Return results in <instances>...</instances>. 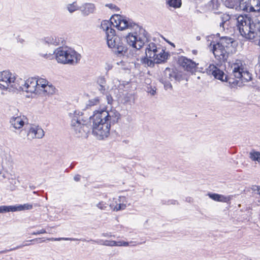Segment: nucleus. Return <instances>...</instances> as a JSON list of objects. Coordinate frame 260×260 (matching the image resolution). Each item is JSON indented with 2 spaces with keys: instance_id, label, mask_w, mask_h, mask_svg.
Returning a JSON list of instances; mask_svg holds the SVG:
<instances>
[{
  "instance_id": "obj_51",
  "label": "nucleus",
  "mask_w": 260,
  "mask_h": 260,
  "mask_svg": "<svg viewBox=\"0 0 260 260\" xmlns=\"http://www.w3.org/2000/svg\"><path fill=\"white\" fill-rule=\"evenodd\" d=\"M256 187L257 193L258 194L260 195V186H258L257 187Z\"/></svg>"
},
{
  "instance_id": "obj_54",
  "label": "nucleus",
  "mask_w": 260,
  "mask_h": 260,
  "mask_svg": "<svg viewBox=\"0 0 260 260\" xmlns=\"http://www.w3.org/2000/svg\"><path fill=\"white\" fill-rule=\"evenodd\" d=\"M192 53L193 54H197V51L196 50H192Z\"/></svg>"
},
{
  "instance_id": "obj_2",
  "label": "nucleus",
  "mask_w": 260,
  "mask_h": 260,
  "mask_svg": "<svg viewBox=\"0 0 260 260\" xmlns=\"http://www.w3.org/2000/svg\"><path fill=\"white\" fill-rule=\"evenodd\" d=\"M236 19L237 26L241 36L250 40H258L260 47V21L247 15H239Z\"/></svg>"
},
{
  "instance_id": "obj_14",
  "label": "nucleus",
  "mask_w": 260,
  "mask_h": 260,
  "mask_svg": "<svg viewBox=\"0 0 260 260\" xmlns=\"http://www.w3.org/2000/svg\"><path fill=\"white\" fill-rule=\"evenodd\" d=\"M207 73L213 75L215 78L222 81H228V77L224 72L214 64H210L207 69Z\"/></svg>"
},
{
  "instance_id": "obj_10",
  "label": "nucleus",
  "mask_w": 260,
  "mask_h": 260,
  "mask_svg": "<svg viewBox=\"0 0 260 260\" xmlns=\"http://www.w3.org/2000/svg\"><path fill=\"white\" fill-rule=\"evenodd\" d=\"M26 130H21L20 135L21 137H24L27 132V139L31 141L34 139H41L44 136L43 129L38 125H32L26 128Z\"/></svg>"
},
{
  "instance_id": "obj_53",
  "label": "nucleus",
  "mask_w": 260,
  "mask_h": 260,
  "mask_svg": "<svg viewBox=\"0 0 260 260\" xmlns=\"http://www.w3.org/2000/svg\"><path fill=\"white\" fill-rule=\"evenodd\" d=\"M257 186H256V185L253 186L251 188L252 190L253 191H256V187H257Z\"/></svg>"
},
{
  "instance_id": "obj_5",
  "label": "nucleus",
  "mask_w": 260,
  "mask_h": 260,
  "mask_svg": "<svg viewBox=\"0 0 260 260\" xmlns=\"http://www.w3.org/2000/svg\"><path fill=\"white\" fill-rule=\"evenodd\" d=\"M139 34L137 32L129 33L126 37L127 44L133 47L140 49L148 41L147 32L143 28H139Z\"/></svg>"
},
{
  "instance_id": "obj_22",
  "label": "nucleus",
  "mask_w": 260,
  "mask_h": 260,
  "mask_svg": "<svg viewBox=\"0 0 260 260\" xmlns=\"http://www.w3.org/2000/svg\"><path fill=\"white\" fill-rule=\"evenodd\" d=\"M99 85L98 89L101 93L104 94L107 88L106 85V80L104 77L100 76L98 77L96 81Z\"/></svg>"
},
{
  "instance_id": "obj_61",
  "label": "nucleus",
  "mask_w": 260,
  "mask_h": 260,
  "mask_svg": "<svg viewBox=\"0 0 260 260\" xmlns=\"http://www.w3.org/2000/svg\"><path fill=\"white\" fill-rule=\"evenodd\" d=\"M197 39L199 40V39H200V38H199V37H197Z\"/></svg>"
},
{
  "instance_id": "obj_60",
  "label": "nucleus",
  "mask_w": 260,
  "mask_h": 260,
  "mask_svg": "<svg viewBox=\"0 0 260 260\" xmlns=\"http://www.w3.org/2000/svg\"><path fill=\"white\" fill-rule=\"evenodd\" d=\"M47 55V54H45V55H44V57H46Z\"/></svg>"
},
{
  "instance_id": "obj_59",
  "label": "nucleus",
  "mask_w": 260,
  "mask_h": 260,
  "mask_svg": "<svg viewBox=\"0 0 260 260\" xmlns=\"http://www.w3.org/2000/svg\"><path fill=\"white\" fill-rule=\"evenodd\" d=\"M188 201H189V202H190V201H191V198H190L188 199Z\"/></svg>"
},
{
  "instance_id": "obj_40",
  "label": "nucleus",
  "mask_w": 260,
  "mask_h": 260,
  "mask_svg": "<svg viewBox=\"0 0 260 260\" xmlns=\"http://www.w3.org/2000/svg\"><path fill=\"white\" fill-rule=\"evenodd\" d=\"M108 204L102 201L96 204V207L101 210H106L107 208Z\"/></svg>"
},
{
  "instance_id": "obj_36",
  "label": "nucleus",
  "mask_w": 260,
  "mask_h": 260,
  "mask_svg": "<svg viewBox=\"0 0 260 260\" xmlns=\"http://www.w3.org/2000/svg\"><path fill=\"white\" fill-rule=\"evenodd\" d=\"M167 3L170 7L174 8H179L181 6V0H168Z\"/></svg>"
},
{
  "instance_id": "obj_6",
  "label": "nucleus",
  "mask_w": 260,
  "mask_h": 260,
  "mask_svg": "<svg viewBox=\"0 0 260 260\" xmlns=\"http://www.w3.org/2000/svg\"><path fill=\"white\" fill-rule=\"evenodd\" d=\"M20 83L16 80L15 76L8 71H4L0 73V88L3 90H18Z\"/></svg>"
},
{
  "instance_id": "obj_38",
  "label": "nucleus",
  "mask_w": 260,
  "mask_h": 260,
  "mask_svg": "<svg viewBox=\"0 0 260 260\" xmlns=\"http://www.w3.org/2000/svg\"><path fill=\"white\" fill-rule=\"evenodd\" d=\"M47 240L53 241H61V240L77 241L79 240L78 239L72 238H48Z\"/></svg>"
},
{
  "instance_id": "obj_1",
  "label": "nucleus",
  "mask_w": 260,
  "mask_h": 260,
  "mask_svg": "<svg viewBox=\"0 0 260 260\" xmlns=\"http://www.w3.org/2000/svg\"><path fill=\"white\" fill-rule=\"evenodd\" d=\"M120 117L115 110L95 111L90 117L92 122V133L97 139L103 140L110 134L111 124L117 122Z\"/></svg>"
},
{
  "instance_id": "obj_28",
  "label": "nucleus",
  "mask_w": 260,
  "mask_h": 260,
  "mask_svg": "<svg viewBox=\"0 0 260 260\" xmlns=\"http://www.w3.org/2000/svg\"><path fill=\"white\" fill-rule=\"evenodd\" d=\"M161 50L162 51L159 52V53H157V56H158V57H157V60H156V63L164 61L168 58V53L165 52L162 48H161Z\"/></svg>"
},
{
  "instance_id": "obj_32",
  "label": "nucleus",
  "mask_w": 260,
  "mask_h": 260,
  "mask_svg": "<svg viewBox=\"0 0 260 260\" xmlns=\"http://www.w3.org/2000/svg\"><path fill=\"white\" fill-rule=\"evenodd\" d=\"M66 8L70 13H73L79 10V7L77 3L75 2L72 4L67 5Z\"/></svg>"
},
{
  "instance_id": "obj_18",
  "label": "nucleus",
  "mask_w": 260,
  "mask_h": 260,
  "mask_svg": "<svg viewBox=\"0 0 260 260\" xmlns=\"http://www.w3.org/2000/svg\"><path fill=\"white\" fill-rule=\"evenodd\" d=\"M69 116L71 118V125L86 121L83 117V113L79 111L76 110L73 113H70Z\"/></svg>"
},
{
  "instance_id": "obj_50",
  "label": "nucleus",
  "mask_w": 260,
  "mask_h": 260,
  "mask_svg": "<svg viewBox=\"0 0 260 260\" xmlns=\"http://www.w3.org/2000/svg\"><path fill=\"white\" fill-rule=\"evenodd\" d=\"M25 42L24 40L22 38H18V42L20 43V44H23Z\"/></svg>"
},
{
  "instance_id": "obj_3",
  "label": "nucleus",
  "mask_w": 260,
  "mask_h": 260,
  "mask_svg": "<svg viewBox=\"0 0 260 260\" xmlns=\"http://www.w3.org/2000/svg\"><path fill=\"white\" fill-rule=\"evenodd\" d=\"M109 25L110 24L108 21H104L101 24V27L106 34L107 45L117 56H123L127 52V47L118 36L115 35V30Z\"/></svg>"
},
{
  "instance_id": "obj_9",
  "label": "nucleus",
  "mask_w": 260,
  "mask_h": 260,
  "mask_svg": "<svg viewBox=\"0 0 260 260\" xmlns=\"http://www.w3.org/2000/svg\"><path fill=\"white\" fill-rule=\"evenodd\" d=\"M178 79V73L173 69L167 68L161 74L159 81L164 84L166 90L172 89L171 82Z\"/></svg>"
},
{
  "instance_id": "obj_27",
  "label": "nucleus",
  "mask_w": 260,
  "mask_h": 260,
  "mask_svg": "<svg viewBox=\"0 0 260 260\" xmlns=\"http://www.w3.org/2000/svg\"><path fill=\"white\" fill-rule=\"evenodd\" d=\"M100 104V99L99 97H95L93 99L89 100L86 103L85 108L89 109L91 107L98 105Z\"/></svg>"
},
{
  "instance_id": "obj_56",
  "label": "nucleus",
  "mask_w": 260,
  "mask_h": 260,
  "mask_svg": "<svg viewBox=\"0 0 260 260\" xmlns=\"http://www.w3.org/2000/svg\"><path fill=\"white\" fill-rule=\"evenodd\" d=\"M29 245V243L25 244H24V245H22L23 246H22L21 248H22L23 246H28V245Z\"/></svg>"
},
{
  "instance_id": "obj_52",
  "label": "nucleus",
  "mask_w": 260,
  "mask_h": 260,
  "mask_svg": "<svg viewBox=\"0 0 260 260\" xmlns=\"http://www.w3.org/2000/svg\"><path fill=\"white\" fill-rule=\"evenodd\" d=\"M102 236L105 237L111 236V235H109L108 233H103Z\"/></svg>"
},
{
  "instance_id": "obj_41",
  "label": "nucleus",
  "mask_w": 260,
  "mask_h": 260,
  "mask_svg": "<svg viewBox=\"0 0 260 260\" xmlns=\"http://www.w3.org/2000/svg\"><path fill=\"white\" fill-rule=\"evenodd\" d=\"M220 20L223 22H226L230 19V16L226 14H223L220 17Z\"/></svg>"
},
{
  "instance_id": "obj_39",
  "label": "nucleus",
  "mask_w": 260,
  "mask_h": 260,
  "mask_svg": "<svg viewBox=\"0 0 260 260\" xmlns=\"http://www.w3.org/2000/svg\"><path fill=\"white\" fill-rule=\"evenodd\" d=\"M9 182L11 184L13 185V186H10L11 190H14L15 188V186L17 185L18 184V181L16 180L15 179H11L9 180Z\"/></svg>"
},
{
  "instance_id": "obj_37",
  "label": "nucleus",
  "mask_w": 260,
  "mask_h": 260,
  "mask_svg": "<svg viewBox=\"0 0 260 260\" xmlns=\"http://www.w3.org/2000/svg\"><path fill=\"white\" fill-rule=\"evenodd\" d=\"M142 62L148 66H153L154 63H155L154 60H152L151 58H149L146 56L145 57L142 59Z\"/></svg>"
},
{
  "instance_id": "obj_4",
  "label": "nucleus",
  "mask_w": 260,
  "mask_h": 260,
  "mask_svg": "<svg viewBox=\"0 0 260 260\" xmlns=\"http://www.w3.org/2000/svg\"><path fill=\"white\" fill-rule=\"evenodd\" d=\"M54 53L58 63L75 65L77 64L81 59V55L74 49L68 47H59Z\"/></svg>"
},
{
  "instance_id": "obj_17",
  "label": "nucleus",
  "mask_w": 260,
  "mask_h": 260,
  "mask_svg": "<svg viewBox=\"0 0 260 260\" xmlns=\"http://www.w3.org/2000/svg\"><path fill=\"white\" fill-rule=\"evenodd\" d=\"M71 126L75 132V134L78 137L84 136L88 131L86 121L78 122L77 124L71 125Z\"/></svg>"
},
{
  "instance_id": "obj_21",
  "label": "nucleus",
  "mask_w": 260,
  "mask_h": 260,
  "mask_svg": "<svg viewBox=\"0 0 260 260\" xmlns=\"http://www.w3.org/2000/svg\"><path fill=\"white\" fill-rule=\"evenodd\" d=\"M44 43L48 45H52L54 46H57L59 45L60 42H62L61 38L56 37L50 36L46 37L44 39Z\"/></svg>"
},
{
  "instance_id": "obj_19",
  "label": "nucleus",
  "mask_w": 260,
  "mask_h": 260,
  "mask_svg": "<svg viewBox=\"0 0 260 260\" xmlns=\"http://www.w3.org/2000/svg\"><path fill=\"white\" fill-rule=\"evenodd\" d=\"M108 205H109L111 209L114 211L123 210L126 208L125 204L118 203L117 200L114 198L112 200L109 199Z\"/></svg>"
},
{
  "instance_id": "obj_20",
  "label": "nucleus",
  "mask_w": 260,
  "mask_h": 260,
  "mask_svg": "<svg viewBox=\"0 0 260 260\" xmlns=\"http://www.w3.org/2000/svg\"><path fill=\"white\" fill-rule=\"evenodd\" d=\"M220 45L223 46L224 48L229 51V49L233 46L234 42V39L232 38L228 37H221L218 42Z\"/></svg>"
},
{
  "instance_id": "obj_46",
  "label": "nucleus",
  "mask_w": 260,
  "mask_h": 260,
  "mask_svg": "<svg viewBox=\"0 0 260 260\" xmlns=\"http://www.w3.org/2000/svg\"><path fill=\"white\" fill-rule=\"evenodd\" d=\"M81 176L79 174L76 175L74 177V179L75 181H79L80 180Z\"/></svg>"
},
{
  "instance_id": "obj_16",
  "label": "nucleus",
  "mask_w": 260,
  "mask_h": 260,
  "mask_svg": "<svg viewBox=\"0 0 260 260\" xmlns=\"http://www.w3.org/2000/svg\"><path fill=\"white\" fill-rule=\"evenodd\" d=\"M161 51H162L161 48L157 47L154 43H150L146 49L145 54L147 57L151 58L156 62L157 57H158L157 53H159V52Z\"/></svg>"
},
{
  "instance_id": "obj_11",
  "label": "nucleus",
  "mask_w": 260,
  "mask_h": 260,
  "mask_svg": "<svg viewBox=\"0 0 260 260\" xmlns=\"http://www.w3.org/2000/svg\"><path fill=\"white\" fill-rule=\"evenodd\" d=\"M209 50L212 52L215 58L220 61H225L228 57V51L219 43L211 42L208 46Z\"/></svg>"
},
{
  "instance_id": "obj_44",
  "label": "nucleus",
  "mask_w": 260,
  "mask_h": 260,
  "mask_svg": "<svg viewBox=\"0 0 260 260\" xmlns=\"http://www.w3.org/2000/svg\"><path fill=\"white\" fill-rule=\"evenodd\" d=\"M46 231L45 229H42L40 231H37L36 232H34L33 233H31V235H40V234H44V233H46Z\"/></svg>"
},
{
  "instance_id": "obj_31",
  "label": "nucleus",
  "mask_w": 260,
  "mask_h": 260,
  "mask_svg": "<svg viewBox=\"0 0 260 260\" xmlns=\"http://www.w3.org/2000/svg\"><path fill=\"white\" fill-rule=\"evenodd\" d=\"M15 211H23L25 210H30L32 208V205L29 204H24L23 205H15Z\"/></svg>"
},
{
  "instance_id": "obj_48",
  "label": "nucleus",
  "mask_w": 260,
  "mask_h": 260,
  "mask_svg": "<svg viewBox=\"0 0 260 260\" xmlns=\"http://www.w3.org/2000/svg\"><path fill=\"white\" fill-rule=\"evenodd\" d=\"M225 24V22H223V21H221V22H220L219 26L220 28H222V29L223 30H224V24Z\"/></svg>"
},
{
  "instance_id": "obj_57",
  "label": "nucleus",
  "mask_w": 260,
  "mask_h": 260,
  "mask_svg": "<svg viewBox=\"0 0 260 260\" xmlns=\"http://www.w3.org/2000/svg\"><path fill=\"white\" fill-rule=\"evenodd\" d=\"M176 202V201H173L174 203H173V201H171V204H175Z\"/></svg>"
},
{
  "instance_id": "obj_25",
  "label": "nucleus",
  "mask_w": 260,
  "mask_h": 260,
  "mask_svg": "<svg viewBox=\"0 0 260 260\" xmlns=\"http://www.w3.org/2000/svg\"><path fill=\"white\" fill-rule=\"evenodd\" d=\"M208 196L210 198L215 201L226 202L229 200V198L217 193H209Z\"/></svg>"
},
{
  "instance_id": "obj_34",
  "label": "nucleus",
  "mask_w": 260,
  "mask_h": 260,
  "mask_svg": "<svg viewBox=\"0 0 260 260\" xmlns=\"http://www.w3.org/2000/svg\"><path fill=\"white\" fill-rule=\"evenodd\" d=\"M37 89L38 93H40V91H41L40 89H43L44 87L48 83V82L44 79L42 78H37Z\"/></svg>"
},
{
  "instance_id": "obj_30",
  "label": "nucleus",
  "mask_w": 260,
  "mask_h": 260,
  "mask_svg": "<svg viewBox=\"0 0 260 260\" xmlns=\"http://www.w3.org/2000/svg\"><path fill=\"white\" fill-rule=\"evenodd\" d=\"M41 91H43L48 94H52L55 92V88L52 85L48 84V83L44 87L43 89H40Z\"/></svg>"
},
{
  "instance_id": "obj_42",
  "label": "nucleus",
  "mask_w": 260,
  "mask_h": 260,
  "mask_svg": "<svg viewBox=\"0 0 260 260\" xmlns=\"http://www.w3.org/2000/svg\"><path fill=\"white\" fill-rule=\"evenodd\" d=\"M106 7H108L109 9L111 10H114L115 11H118L119 9L115 5L113 4H107L105 5Z\"/></svg>"
},
{
  "instance_id": "obj_58",
  "label": "nucleus",
  "mask_w": 260,
  "mask_h": 260,
  "mask_svg": "<svg viewBox=\"0 0 260 260\" xmlns=\"http://www.w3.org/2000/svg\"><path fill=\"white\" fill-rule=\"evenodd\" d=\"M80 240H81L82 241H86L85 239H81Z\"/></svg>"
},
{
  "instance_id": "obj_55",
  "label": "nucleus",
  "mask_w": 260,
  "mask_h": 260,
  "mask_svg": "<svg viewBox=\"0 0 260 260\" xmlns=\"http://www.w3.org/2000/svg\"><path fill=\"white\" fill-rule=\"evenodd\" d=\"M39 239L36 238V239H35L31 240H30V241H38Z\"/></svg>"
},
{
  "instance_id": "obj_29",
  "label": "nucleus",
  "mask_w": 260,
  "mask_h": 260,
  "mask_svg": "<svg viewBox=\"0 0 260 260\" xmlns=\"http://www.w3.org/2000/svg\"><path fill=\"white\" fill-rule=\"evenodd\" d=\"M249 158L252 161L260 162V152L252 150L249 153Z\"/></svg>"
},
{
  "instance_id": "obj_13",
  "label": "nucleus",
  "mask_w": 260,
  "mask_h": 260,
  "mask_svg": "<svg viewBox=\"0 0 260 260\" xmlns=\"http://www.w3.org/2000/svg\"><path fill=\"white\" fill-rule=\"evenodd\" d=\"M178 63L185 70L190 72L195 71L197 66L198 64V63L184 56H181L179 58Z\"/></svg>"
},
{
  "instance_id": "obj_47",
  "label": "nucleus",
  "mask_w": 260,
  "mask_h": 260,
  "mask_svg": "<svg viewBox=\"0 0 260 260\" xmlns=\"http://www.w3.org/2000/svg\"><path fill=\"white\" fill-rule=\"evenodd\" d=\"M148 92L152 95H154L156 92L155 89L154 88H151V89L148 91Z\"/></svg>"
},
{
  "instance_id": "obj_35",
  "label": "nucleus",
  "mask_w": 260,
  "mask_h": 260,
  "mask_svg": "<svg viewBox=\"0 0 260 260\" xmlns=\"http://www.w3.org/2000/svg\"><path fill=\"white\" fill-rule=\"evenodd\" d=\"M15 206H0V213L15 212Z\"/></svg>"
},
{
  "instance_id": "obj_26",
  "label": "nucleus",
  "mask_w": 260,
  "mask_h": 260,
  "mask_svg": "<svg viewBox=\"0 0 260 260\" xmlns=\"http://www.w3.org/2000/svg\"><path fill=\"white\" fill-rule=\"evenodd\" d=\"M88 241H92V242L96 243L98 244H101V245L107 246H115V241H113V240L104 241L102 240H94L90 239Z\"/></svg>"
},
{
  "instance_id": "obj_8",
  "label": "nucleus",
  "mask_w": 260,
  "mask_h": 260,
  "mask_svg": "<svg viewBox=\"0 0 260 260\" xmlns=\"http://www.w3.org/2000/svg\"><path fill=\"white\" fill-rule=\"evenodd\" d=\"M114 20L115 23L116 27L121 30H123L126 28H138V25L125 17L120 15H114L111 20Z\"/></svg>"
},
{
  "instance_id": "obj_12",
  "label": "nucleus",
  "mask_w": 260,
  "mask_h": 260,
  "mask_svg": "<svg viewBox=\"0 0 260 260\" xmlns=\"http://www.w3.org/2000/svg\"><path fill=\"white\" fill-rule=\"evenodd\" d=\"M22 84L20 83V87L18 89H21L27 92L30 93H38L37 89V78L36 77H31L27 79L25 81L20 80Z\"/></svg>"
},
{
  "instance_id": "obj_23",
  "label": "nucleus",
  "mask_w": 260,
  "mask_h": 260,
  "mask_svg": "<svg viewBox=\"0 0 260 260\" xmlns=\"http://www.w3.org/2000/svg\"><path fill=\"white\" fill-rule=\"evenodd\" d=\"M10 122L13 127L16 129H19L22 127L24 125V121L20 117L13 118Z\"/></svg>"
},
{
  "instance_id": "obj_7",
  "label": "nucleus",
  "mask_w": 260,
  "mask_h": 260,
  "mask_svg": "<svg viewBox=\"0 0 260 260\" xmlns=\"http://www.w3.org/2000/svg\"><path fill=\"white\" fill-rule=\"evenodd\" d=\"M231 68L234 77L240 79L242 83H246L252 80L251 74L244 68L241 61L237 60Z\"/></svg>"
},
{
  "instance_id": "obj_15",
  "label": "nucleus",
  "mask_w": 260,
  "mask_h": 260,
  "mask_svg": "<svg viewBox=\"0 0 260 260\" xmlns=\"http://www.w3.org/2000/svg\"><path fill=\"white\" fill-rule=\"evenodd\" d=\"M232 4L229 7H233L235 4L239 3L240 9L246 11H255L252 4V0H231Z\"/></svg>"
},
{
  "instance_id": "obj_49",
  "label": "nucleus",
  "mask_w": 260,
  "mask_h": 260,
  "mask_svg": "<svg viewBox=\"0 0 260 260\" xmlns=\"http://www.w3.org/2000/svg\"><path fill=\"white\" fill-rule=\"evenodd\" d=\"M107 99L108 104H111L112 97L111 96L107 95Z\"/></svg>"
},
{
  "instance_id": "obj_45",
  "label": "nucleus",
  "mask_w": 260,
  "mask_h": 260,
  "mask_svg": "<svg viewBox=\"0 0 260 260\" xmlns=\"http://www.w3.org/2000/svg\"><path fill=\"white\" fill-rule=\"evenodd\" d=\"M252 3L253 4H256V7H257V10H260V1L259 0H252Z\"/></svg>"
},
{
  "instance_id": "obj_43",
  "label": "nucleus",
  "mask_w": 260,
  "mask_h": 260,
  "mask_svg": "<svg viewBox=\"0 0 260 260\" xmlns=\"http://www.w3.org/2000/svg\"><path fill=\"white\" fill-rule=\"evenodd\" d=\"M22 246H23L22 245H19V246H17L15 247L11 248L10 249H6V250H5L0 251V254L5 253H6V252H9V251L15 250H16V249H19V248H21V247Z\"/></svg>"
},
{
  "instance_id": "obj_33",
  "label": "nucleus",
  "mask_w": 260,
  "mask_h": 260,
  "mask_svg": "<svg viewBox=\"0 0 260 260\" xmlns=\"http://www.w3.org/2000/svg\"><path fill=\"white\" fill-rule=\"evenodd\" d=\"M129 244H131L130 246H135L137 245L136 242L131 241L130 242L120 241H115V246H128Z\"/></svg>"
},
{
  "instance_id": "obj_24",
  "label": "nucleus",
  "mask_w": 260,
  "mask_h": 260,
  "mask_svg": "<svg viewBox=\"0 0 260 260\" xmlns=\"http://www.w3.org/2000/svg\"><path fill=\"white\" fill-rule=\"evenodd\" d=\"M95 10V6L93 4H86L85 5L83 9L81 10L82 14L87 16L90 14L93 13Z\"/></svg>"
}]
</instances>
